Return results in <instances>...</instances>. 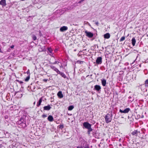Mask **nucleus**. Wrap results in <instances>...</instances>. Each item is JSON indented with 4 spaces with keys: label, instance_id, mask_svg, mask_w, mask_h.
Here are the masks:
<instances>
[{
    "label": "nucleus",
    "instance_id": "f257e3e1",
    "mask_svg": "<svg viewBox=\"0 0 148 148\" xmlns=\"http://www.w3.org/2000/svg\"><path fill=\"white\" fill-rule=\"evenodd\" d=\"M28 117L26 116L23 115L20 120L18 121L17 123L20 125L21 128H24L27 127L28 124Z\"/></svg>",
    "mask_w": 148,
    "mask_h": 148
},
{
    "label": "nucleus",
    "instance_id": "f03ea898",
    "mask_svg": "<svg viewBox=\"0 0 148 148\" xmlns=\"http://www.w3.org/2000/svg\"><path fill=\"white\" fill-rule=\"evenodd\" d=\"M112 111H111L108 113L105 116V120L106 123H108L111 122L112 117Z\"/></svg>",
    "mask_w": 148,
    "mask_h": 148
},
{
    "label": "nucleus",
    "instance_id": "7ed1b4c3",
    "mask_svg": "<svg viewBox=\"0 0 148 148\" xmlns=\"http://www.w3.org/2000/svg\"><path fill=\"white\" fill-rule=\"evenodd\" d=\"M83 128L84 129L85 128L87 130L92 129V128H91V124L89 123L88 122H84L83 124Z\"/></svg>",
    "mask_w": 148,
    "mask_h": 148
},
{
    "label": "nucleus",
    "instance_id": "20e7f679",
    "mask_svg": "<svg viewBox=\"0 0 148 148\" xmlns=\"http://www.w3.org/2000/svg\"><path fill=\"white\" fill-rule=\"evenodd\" d=\"M34 84H36V83H32L31 84L30 86H28L27 88V90L29 91V90H30L32 92L34 91V90L36 88V87L34 85Z\"/></svg>",
    "mask_w": 148,
    "mask_h": 148
},
{
    "label": "nucleus",
    "instance_id": "39448f33",
    "mask_svg": "<svg viewBox=\"0 0 148 148\" xmlns=\"http://www.w3.org/2000/svg\"><path fill=\"white\" fill-rule=\"evenodd\" d=\"M101 86L98 85H96L94 86L93 90L96 91L98 93H100L101 92Z\"/></svg>",
    "mask_w": 148,
    "mask_h": 148
},
{
    "label": "nucleus",
    "instance_id": "423d86ee",
    "mask_svg": "<svg viewBox=\"0 0 148 148\" xmlns=\"http://www.w3.org/2000/svg\"><path fill=\"white\" fill-rule=\"evenodd\" d=\"M85 33L86 36L89 38H92L94 36V34L91 32L86 30L85 31Z\"/></svg>",
    "mask_w": 148,
    "mask_h": 148
},
{
    "label": "nucleus",
    "instance_id": "0eeeda50",
    "mask_svg": "<svg viewBox=\"0 0 148 148\" xmlns=\"http://www.w3.org/2000/svg\"><path fill=\"white\" fill-rule=\"evenodd\" d=\"M21 90H20L19 91H18L16 92L15 93L14 95H16L17 98H21L23 96V94L21 93Z\"/></svg>",
    "mask_w": 148,
    "mask_h": 148
},
{
    "label": "nucleus",
    "instance_id": "6e6552de",
    "mask_svg": "<svg viewBox=\"0 0 148 148\" xmlns=\"http://www.w3.org/2000/svg\"><path fill=\"white\" fill-rule=\"evenodd\" d=\"M102 63V58L101 57H99L97 58L96 60V63L97 64H101Z\"/></svg>",
    "mask_w": 148,
    "mask_h": 148
},
{
    "label": "nucleus",
    "instance_id": "1a4fd4ad",
    "mask_svg": "<svg viewBox=\"0 0 148 148\" xmlns=\"http://www.w3.org/2000/svg\"><path fill=\"white\" fill-rule=\"evenodd\" d=\"M104 91L106 94H107V96H109L111 94V92L109 88L106 87L104 88Z\"/></svg>",
    "mask_w": 148,
    "mask_h": 148
},
{
    "label": "nucleus",
    "instance_id": "9d476101",
    "mask_svg": "<svg viewBox=\"0 0 148 148\" xmlns=\"http://www.w3.org/2000/svg\"><path fill=\"white\" fill-rule=\"evenodd\" d=\"M130 110L129 108H127L124 110L120 109L119 112L121 113H127Z\"/></svg>",
    "mask_w": 148,
    "mask_h": 148
},
{
    "label": "nucleus",
    "instance_id": "9b49d317",
    "mask_svg": "<svg viewBox=\"0 0 148 148\" xmlns=\"http://www.w3.org/2000/svg\"><path fill=\"white\" fill-rule=\"evenodd\" d=\"M133 75H131L129 73L127 74L126 76V79L127 80H130L131 79H133Z\"/></svg>",
    "mask_w": 148,
    "mask_h": 148
},
{
    "label": "nucleus",
    "instance_id": "f8f14e48",
    "mask_svg": "<svg viewBox=\"0 0 148 148\" xmlns=\"http://www.w3.org/2000/svg\"><path fill=\"white\" fill-rule=\"evenodd\" d=\"M140 133V132L138 131L137 130H135L132 132L131 134L133 136H137L138 134Z\"/></svg>",
    "mask_w": 148,
    "mask_h": 148
},
{
    "label": "nucleus",
    "instance_id": "ddd939ff",
    "mask_svg": "<svg viewBox=\"0 0 148 148\" xmlns=\"http://www.w3.org/2000/svg\"><path fill=\"white\" fill-rule=\"evenodd\" d=\"M68 29V27L66 26H63L61 27L60 29V31L61 32H64L67 30Z\"/></svg>",
    "mask_w": 148,
    "mask_h": 148
},
{
    "label": "nucleus",
    "instance_id": "4468645a",
    "mask_svg": "<svg viewBox=\"0 0 148 148\" xmlns=\"http://www.w3.org/2000/svg\"><path fill=\"white\" fill-rule=\"evenodd\" d=\"M0 5H1L3 7L5 6L6 5V0H1L0 1Z\"/></svg>",
    "mask_w": 148,
    "mask_h": 148
},
{
    "label": "nucleus",
    "instance_id": "2eb2a0df",
    "mask_svg": "<svg viewBox=\"0 0 148 148\" xmlns=\"http://www.w3.org/2000/svg\"><path fill=\"white\" fill-rule=\"evenodd\" d=\"M51 108L50 105H48L47 106H45L43 107L44 110H49Z\"/></svg>",
    "mask_w": 148,
    "mask_h": 148
},
{
    "label": "nucleus",
    "instance_id": "dca6fc26",
    "mask_svg": "<svg viewBox=\"0 0 148 148\" xmlns=\"http://www.w3.org/2000/svg\"><path fill=\"white\" fill-rule=\"evenodd\" d=\"M57 95L58 97L60 98H62L63 97V95L62 94V92L61 91H59L58 92Z\"/></svg>",
    "mask_w": 148,
    "mask_h": 148
},
{
    "label": "nucleus",
    "instance_id": "f3484780",
    "mask_svg": "<svg viewBox=\"0 0 148 148\" xmlns=\"http://www.w3.org/2000/svg\"><path fill=\"white\" fill-rule=\"evenodd\" d=\"M49 66L51 69H53L54 71H56L57 73L59 71L57 68L53 66L49 65Z\"/></svg>",
    "mask_w": 148,
    "mask_h": 148
},
{
    "label": "nucleus",
    "instance_id": "a211bd4d",
    "mask_svg": "<svg viewBox=\"0 0 148 148\" xmlns=\"http://www.w3.org/2000/svg\"><path fill=\"white\" fill-rule=\"evenodd\" d=\"M101 84L103 86H106V80L105 79H101Z\"/></svg>",
    "mask_w": 148,
    "mask_h": 148
},
{
    "label": "nucleus",
    "instance_id": "6ab92c4d",
    "mask_svg": "<svg viewBox=\"0 0 148 148\" xmlns=\"http://www.w3.org/2000/svg\"><path fill=\"white\" fill-rule=\"evenodd\" d=\"M47 120L49 121L52 122L53 121L54 119L52 116L50 115L48 116Z\"/></svg>",
    "mask_w": 148,
    "mask_h": 148
},
{
    "label": "nucleus",
    "instance_id": "aec40b11",
    "mask_svg": "<svg viewBox=\"0 0 148 148\" xmlns=\"http://www.w3.org/2000/svg\"><path fill=\"white\" fill-rule=\"evenodd\" d=\"M57 73L60 74L62 77H63L64 78H66V75L63 72H61L60 71H59Z\"/></svg>",
    "mask_w": 148,
    "mask_h": 148
},
{
    "label": "nucleus",
    "instance_id": "412c9836",
    "mask_svg": "<svg viewBox=\"0 0 148 148\" xmlns=\"http://www.w3.org/2000/svg\"><path fill=\"white\" fill-rule=\"evenodd\" d=\"M104 38L106 39H108L110 37V34L108 33H106L103 35Z\"/></svg>",
    "mask_w": 148,
    "mask_h": 148
},
{
    "label": "nucleus",
    "instance_id": "4be33fe9",
    "mask_svg": "<svg viewBox=\"0 0 148 148\" xmlns=\"http://www.w3.org/2000/svg\"><path fill=\"white\" fill-rule=\"evenodd\" d=\"M42 101V97H41L40 98L39 100L37 103L36 106L38 107H39V106L41 105Z\"/></svg>",
    "mask_w": 148,
    "mask_h": 148
},
{
    "label": "nucleus",
    "instance_id": "5701e85b",
    "mask_svg": "<svg viewBox=\"0 0 148 148\" xmlns=\"http://www.w3.org/2000/svg\"><path fill=\"white\" fill-rule=\"evenodd\" d=\"M136 42V39L134 37H133L132 40V44L133 46H134Z\"/></svg>",
    "mask_w": 148,
    "mask_h": 148
},
{
    "label": "nucleus",
    "instance_id": "b1692460",
    "mask_svg": "<svg viewBox=\"0 0 148 148\" xmlns=\"http://www.w3.org/2000/svg\"><path fill=\"white\" fill-rule=\"evenodd\" d=\"M74 108V107L73 105H70L68 107V109L69 110L71 111Z\"/></svg>",
    "mask_w": 148,
    "mask_h": 148
},
{
    "label": "nucleus",
    "instance_id": "393cba45",
    "mask_svg": "<svg viewBox=\"0 0 148 148\" xmlns=\"http://www.w3.org/2000/svg\"><path fill=\"white\" fill-rule=\"evenodd\" d=\"M47 50L48 53H52L53 50L51 47H48L47 48Z\"/></svg>",
    "mask_w": 148,
    "mask_h": 148
},
{
    "label": "nucleus",
    "instance_id": "a878e982",
    "mask_svg": "<svg viewBox=\"0 0 148 148\" xmlns=\"http://www.w3.org/2000/svg\"><path fill=\"white\" fill-rule=\"evenodd\" d=\"M58 127L59 128H60L61 130L63 129L64 127V126L63 124H60V125H59L58 126Z\"/></svg>",
    "mask_w": 148,
    "mask_h": 148
},
{
    "label": "nucleus",
    "instance_id": "bb28decb",
    "mask_svg": "<svg viewBox=\"0 0 148 148\" xmlns=\"http://www.w3.org/2000/svg\"><path fill=\"white\" fill-rule=\"evenodd\" d=\"M50 129L51 132H53L56 130V128L54 127L53 125H51Z\"/></svg>",
    "mask_w": 148,
    "mask_h": 148
},
{
    "label": "nucleus",
    "instance_id": "cd10ccee",
    "mask_svg": "<svg viewBox=\"0 0 148 148\" xmlns=\"http://www.w3.org/2000/svg\"><path fill=\"white\" fill-rule=\"evenodd\" d=\"M16 82H19L21 85V88H23V87L22 86V84L23 83V82L21 81H19V80L18 79H16L15 80Z\"/></svg>",
    "mask_w": 148,
    "mask_h": 148
},
{
    "label": "nucleus",
    "instance_id": "c85d7f7f",
    "mask_svg": "<svg viewBox=\"0 0 148 148\" xmlns=\"http://www.w3.org/2000/svg\"><path fill=\"white\" fill-rule=\"evenodd\" d=\"M84 62L83 61L78 60L76 61V62H75V64H76L77 63L79 64H82Z\"/></svg>",
    "mask_w": 148,
    "mask_h": 148
},
{
    "label": "nucleus",
    "instance_id": "c756f323",
    "mask_svg": "<svg viewBox=\"0 0 148 148\" xmlns=\"http://www.w3.org/2000/svg\"><path fill=\"white\" fill-rule=\"evenodd\" d=\"M33 3L34 4H36V3H39L40 1L39 0H34Z\"/></svg>",
    "mask_w": 148,
    "mask_h": 148
},
{
    "label": "nucleus",
    "instance_id": "7c9ffc66",
    "mask_svg": "<svg viewBox=\"0 0 148 148\" xmlns=\"http://www.w3.org/2000/svg\"><path fill=\"white\" fill-rule=\"evenodd\" d=\"M145 84L146 87H148V79H146L145 81Z\"/></svg>",
    "mask_w": 148,
    "mask_h": 148
},
{
    "label": "nucleus",
    "instance_id": "2f4dec72",
    "mask_svg": "<svg viewBox=\"0 0 148 148\" xmlns=\"http://www.w3.org/2000/svg\"><path fill=\"white\" fill-rule=\"evenodd\" d=\"M93 130V129H90L89 130H88L87 131V133L88 134V135H89L90 134L91 132Z\"/></svg>",
    "mask_w": 148,
    "mask_h": 148
},
{
    "label": "nucleus",
    "instance_id": "473e14b6",
    "mask_svg": "<svg viewBox=\"0 0 148 148\" xmlns=\"http://www.w3.org/2000/svg\"><path fill=\"white\" fill-rule=\"evenodd\" d=\"M30 78V76H28L25 79V82H27L29 81Z\"/></svg>",
    "mask_w": 148,
    "mask_h": 148
},
{
    "label": "nucleus",
    "instance_id": "72a5a7b5",
    "mask_svg": "<svg viewBox=\"0 0 148 148\" xmlns=\"http://www.w3.org/2000/svg\"><path fill=\"white\" fill-rule=\"evenodd\" d=\"M32 38L33 40H36L37 39L36 37V36H35L34 35H32Z\"/></svg>",
    "mask_w": 148,
    "mask_h": 148
},
{
    "label": "nucleus",
    "instance_id": "f704fd0d",
    "mask_svg": "<svg viewBox=\"0 0 148 148\" xmlns=\"http://www.w3.org/2000/svg\"><path fill=\"white\" fill-rule=\"evenodd\" d=\"M125 36H123L120 39V41L121 42L125 40Z\"/></svg>",
    "mask_w": 148,
    "mask_h": 148
},
{
    "label": "nucleus",
    "instance_id": "c9c22d12",
    "mask_svg": "<svg viewBox=\"0 0 148 148\" xmlns=\"http://www.w3.org/2000/svg\"><path fill=\"white\" fill-rule=\"evenodd\" d=\"M59 63V62L58 61H55V62L53 63H51L50 62H49L50 64H58Z\"/></svg>",
    "mask_w": 148,
    "mask_h": 148
},
{
    "label": "nucleus",
    "instance_id": "e433bc0d",
    "mask_svg": "<svg viewBox=\"0 0 148 148\" xmlns=\"http://www.w3.org/2000/svg\"><path fill=\"white\" fill-rule=\"evenodd\" d=\"M96 47L97 48H98V46L97 45H95L94 46H93L92 47H93V48L92 49V50L94 51L95 50V48H96Z\"/></svg>",
    "mask_w": 148,
    "mask_h": 148
},
{
    "label": "nucleus",
    "instance_id": "4c0bfd02",
    "mask_svg": "<svg viewBox=\"0 0 148 148\" xmlns=\"http://www.w3.org/2000/svg\"><path fill=\"white\" fill-rule=\"evenodd\" d=\"M92 134L93 135V136H94L96 134V132H95V131L94 130V131H92Z\"/></svg>",
    "mask_w": 148,
    "mask_h": 148
},
{
    "label": "nucleus",
    "instance_id": "58836bf2",
    "mask_svg": "<svg viewBox=\"0 0 148 148\" xmlns=\"http://www.w3.org/2000/svg\"><path fill=\"white\" fill-rule=\"evenodd\" d=\"M79 140L80 141H84V139L82 137H80L79 138Z\"/></svg>",
    "mask_w": 148,
    "mask_h": 148
},
{
    "label": "nucleus",
    "instance_id": "ea45409f",
    "mask_svg": "<svg viewBox=\"0 0 148 148\" xmlns=\"http://www.w3.org/2000/svg\"><path fill=\"white\" fill-rule=\"evenodd\" d=\"M27 73L28 74V76H30V73L29 72V70H28L27 71Z\"/></svg>",
    "mask_w": 148,
    "mask_h": 148
},
{
    "label": "nucleus",
    "instance_id": "a19ab883",
    "mask_svg": "<svg viewBox=\"0 0 148 148\" xmlns=\"http://www.w3.org/2000/svg\"><path fill=\"white\" fill-rule=\"evenodd\" d=\"M39 35L40 37L42 36V33L41 32V31L40 30L39 31Z\"/></svg>",
    "mask_w": 148,
    "mask_h": 148
},
{
    "label": "nucleus",
    "instance_id": "79ce46f5",
    "mask_svg": "<svg viewBox=\"0 0 148 148\" xmlns=\"http://www.w3.org/2000/svg\"><path fill=\"white\" fill-rule=\"evenodd\" d=\"M42 117L44 118H46L47 117V115L44 114L42 115Z\"/></svg>",
    "mask_w": 148,
    "mask_h": 148
},
{
    "label": "nucleus",
    "instance_id": "37998d69",
    "mask_svg": "<svg viewBox=\"0 0 148 148\" xmlns=\"http://www.w3.org/2000/svg\"><path fill=\"white\" fill-rule=\"evenodd\" d=\"M106 69H108V62L107 61H106Z\"/></svg>",
    "mask_w": 148,
    "mask_h": 148
},
{
    "label": "nucleus",
    "instance_id": "c03bdc74",
    "mask_svg": "<svg viewBox=\"0 0 148 148\" xmlns=\"http://www.w3.org/2000/svg\"><path fill=\"white\" fill-rule=\"evenodd\" d=\"M140 116L139 115H137L135 117V119H138L140 118Z\"/></svg>",
    "mask_w": 148,
    "mask_h": 148
},
{
    "label": "nucleus",
    "instance_id": "a18cd8bd",
    "mask_svg": "<svg viewBox=\"0 0 148 148\" xmlns=\"http://www.w3.org/2000/svg\"><path fill=\"white\" fill-rule=\"evenodd\" d=\"M48 80V79H43V81L45 82H47V81Z\"/></svg>",
    "mask_w": 148,
    "mask_h": 148
},
{
    "label": "nucleus",
    "instance_id": "49530a36",
    "mask_svg": "<svg viewBox=\"0 0 148 148\" xmlns=\"http://www.w3.org/2000/svg\"><path fill=\"white\" fill-rule=\"evenodd\" d=\"M33 16H29L28 18H27V21H30V19H29V18H31V17H33Z\"/></svg>",
    "mask_w": 148,
    "mask_h": 148
},
{
    "label": "nucleus",
    "instance_id": "de8ad7c7",
    "mask_svg": "<svg viewBox=\"0 0 148 148\" xmlns=\"http://www.w3.org/2000/svg\"><path fill=\"white\" fill-rule=\"evenodd\" d=\"M89 147V146L87 145H85L84 147V148H88Z\"/></svg>",
    "mask_w": 148,
    "mask_h": 148
},
{
    "label": "nucleus",
    "instance_id": "09e8293b",
    "mask_svg": "<svg viewBox=\"0 0 148 148\" xmlns=\"http://www.w3.org/2000/svg\"><path fill=\"white\" fill-rule=\"evenodd\" d=\"M14 47V45H12L10 47V48L11 49H13Z\"/></svg>",
    "mask_w": 148,
    "mask_h": 148
},
{
    "label": "nucleus",
    "instance_id": "8fccbe9b",
    "mask_svg": "<svg viewBox=\"0 0 148 148\" xmlns=\"http://www.w3.org/2000/svg\"><path fill=\"white\" fill-rule=\"evenodd\" d=\"M11 50V49L10 48H9L7 50V52H10Z\"/></svg>",
    "mask_w": 148,
    "mask_h": 148
},
{
    "label": "nucleus",
    "instance_id": "3c124183",
    "mask_svg": "<svg viewBox=\"0 0 148 148\" xmlns=\"http://www.w3.org/2000/svg\"><path fill=\"white\" fill-rule=\"evenodd\" d=\"M49 55L52 57H54L53 54L52 53H51V54H49Z\"/></svg>",
    "mask_w": 148,
    "mask_h": 148
},
{
    "label": "nucleus",
    "instance_id": "603ef678",
    "mask_svg": "<svg viewBox=\"0 0 148 148\" xmlns=\"http://www.w3.org/2000/svg\"><path fill=\"white\" fill-rule=\"evenodd\" d=\"M95 24L97 25V26H98V24H99V23L98 22H95Z\"/></svg>",
    "mask_w": 148,
    "mask_h": 148
},
{
    "label": "nucleus",
    "instance_id": "864d4df0",
    "mask_svg": "<svg viewBox=\"0 0 148 148\" xmlns=\"http://www.w3.org/2000/svg\"><path fill=\"white\" fill-rule=\"evenodd\" d=\"M8 116H7V115H6L5 116V119H8Z\"/></svg>",
    "mask_w": 148,
    "mask_h": 148
},
{
    "label": "nucleus",
    "instance_id": "5fc2aeb1",
    "mask_svg": "<svg viewBox=\"0 0 148 148\" xmlns=\"http://www.w3.org/2000/svg\"><path fill=\"white\" fill-rule=\"evenodd\" d=\"M73 25H75V26H78V24H73Z\"/></svg>",
    "mask_w": 148,
    "mask_h": 148
},
{
    "label": "nucleus",
    "instance_id": "6e6d98bb",
    "mask_svg": "<svg viewBox=\"0 0 148 148\" xmlns=\"http://www.w3.org/2000/svg\"><path fill=\"white\" fill-rule=\"evenodd\" d=\"M3 147V145L2 144H0V148L2 147Z\"/></svg>",
    "mask_w": 148,
    "mask_h": 148
},
{
    "label": "nucleus",
    "instance_id": "4d7b16f0",
    "mask_svg": "<svg viewBox=\"0 0 148 148\" xmlns=\"http://www.w3.org/2000/svg\"><path fill=\"white\" fill-rule=\"evenodd\" d=\"M77 148H82V147H79V146L77 147Z\"/></svg>",
    "mask_w": 148,
    "mask_h": 148
},
{
    "label": "nucleus",
    "instance_id": "13d9d810",
    "mask_svg": "<svg viewBox=\"0 0 148 148\" xmlns=\"http://www.w3.org/2000/svg\"><path fill=\"white\" fill-rule=\"evenodd\" d=\"M82 2L81 1V0L80 1H79V2H78V3H81Z\"/></svg>",
    "mask_w": 148,
    "mask_h": 148
},
{
    "label": "nucleus",
    "instance_id": "bf43d9fd",
    "mask_svg": "<svg viewBox=\"0 0 148 148\" xmlns=\"http://www.w3.org/2000/svg\"><path fill=\"white\" fill-rule=\"evenodd\" d=\"M144 117V116L143 115H142L141 116V118H143Z\"/></svg>",
    "mask_w": 148,
    "mask_h": 148
},
{
    "label": "nucleus",
    "instance_id": "052dcab7",
    "mask_svg": "<svg viewBox=\"0 0 148 148\" xmlns=\"http://www.w3.org/2000/svg\"><path fill=\"white\" fill-rule=\"evenodd\" d=\"M60 68L63 67V66L61 65V66H60Z\"/></svg>",
    "mask_w": 148,
    "mask_h": 148
},
{
    "label": "nucleus",
    "instance_id": "680f3d73",
    "mask_svg": "<svg viewBox=\"0 0 148 148\" xmlns=\"http://www.w3.org/2000/svg\"><path fill=\"white\" fill-rule=\"evenodd\" d=\"M91 93H92V94H94V93L93 92H92Z\"/></svg>",
    "mask_w": 148,
    "mask_h": 148
},
{
    "label": "nucleus",
    "instance_id": "e2e57ef3",
    "mask_svg": "<svg viewBox=\"0 0 148 148\" xmlns=\"http://www.w3.org/2000/svg\"><path fill=\"white\" fill-rule=\"evenodd\" d=\"M0 52H2L1 50V49L0 48Z\"/></svg>",
    "mask_w": 148,
    "mask_h": 148
},
{
    "label": "nucleus",
    "instance_id": "0e129e2a",
    "mask_svg": "<svg viewBox=\"0 0 148 148\" xmlns=\"http://www.w3.org/2000/svg\"><path fill=\"white\" fill-rule=\"evenodd\" d=\"M95 39V37H94L93 38V39H92V40H93L94 39Z\"/></svg>",
    "mask_w": 148,
    "mask_h": 148
},
{
    "label": "nucleus",
    "instance_id": "69168bd1",
    "mask_svg": "<svg viewBox=\"0 0 148 148\" xmlns=\"http://www.w3.org/2000/svg\"><path fill=\"white\" fill-rule=\"evenodd\" d=\"M88 25H89L90 26H91V25H90V23H88Z\"/></svg>",
    "mask_w": 148,
    "mask_h": 148
},
{
    "label": "nucleus",
    "instance_id": "338daca9",
    "mask_svg": "<svg viewBox=\"0 0 148 148\" xmlns=\"http://www.w3.org/2000/svg\"><path fill=\"white\" fill-rule=\"evenodd\" d=\"M129 98L130 99V98H131V97L130 96V97H129Z\"/></svg>",
    "mask_w": 148,
    "mask_h": 148
},
{
    "label": "nucleus",
    "instance_id": "774afa93",
    "mask_svg": "<svg viewBox=\"0 0 148 148\" xmlns=\"http://www.w3.org/2000/svg\"><path fill=\"white\" fill-rule=\"evenodd\" d=\"M34 105H35V102H34L33 103Z\"/></svg>",
    "mask_w": 148,
    "mask_h": 148
}]
</instances>
